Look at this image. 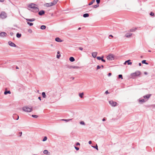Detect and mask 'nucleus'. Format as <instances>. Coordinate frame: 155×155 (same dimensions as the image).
<instances>
[{
	"instance_id": "obj_9",
	"label": "nucleus",
	"mask_w": 155,
	"mask_h": 155,
	"mask_svg": "<svg viewBox=\"0 0 155 155\" xmlns=\"http://www.w3.org/2000/svg\"><path fill=\"white\" fill-rule=\"evenodd\" d=\"M127 63L128 65H131L132 64V62H131V60L130 59L126 61L124 63V64H126Z\"/></svg>"
},
{
	"instance_id": "obj_35",
	"label": "nucleus",
	"mask_w": 155,
	"mask_h": 155,
	"mask_svg": "<svg viewBox=\"0 0 155 155\" xmlns=\"http://www.w3.org/2000/svg\"><path fill=\"white\" fill-rule=\"evenodd\" d=\"M47 137L46 136H45L44 137L43 139L42 140V141H45L47 140Z\"/></svg>"
},
{
	"instance_id": "obj_49",
	"label": "nucleus",
	"mask_w": 155,
	"mask_h": 155,
	"mask_svg": "<svg viewBox=\"0 0 155 155\" xmlns=\"http://www.w3.org/2000/svg\"><path fill=\"white\" fill-rule=\"evenodd\" d=\"M81 51H82L83 50V48L81 47H80L78 48Z\"/></svg>"
},
{
	"instance_id": "obj_50",
	"label": "nucleus",
	"mask_w": 155,
	"mask_h": 155,
	"mask_svg": "<svg viewBox=\"0 0 155 155\" xmlns=\"http://www.w3.org/2000/svg\"><path fill=\"white\" fill-rule=\"evenodd\" d=\"M50 92H48L47 93V95H48L49 96H50Z\"/></svg>"
},
{
	"instance_id": "obj_13",
	"label": "nucleus",
	"mask_w": 155,
	"mask_h": 155,
	"mask_svg": "<svg viewBox=\"0 0 155 155\" xmlns=\"http://www.w3.org/2000/svg\"><path fill=\"white\" fill-rule=\"evenodd\" d=\"M52 2L50 3H46L45 4V6L46 7H50L54 5Z\"/></svg>"
},
{
	"instance_id": "obj_48",
	"label": "nucleus",
	"mask_w": 155,
	"mask_h": 155,
	"mask_svg": "<svg viewBox=\"0 0 155 155\" xmlns=\"http://www.w3.org/2000/svg\"><path fill=\"white\" fill-rule=\"evenodd\" d=\"M107 120V118L105 117H104L102 120L103 121H105L106 120Z\"/></svg>"
},
{
	"instance_id": "obj_29",
	"label": "nucleus",
	"mask_w": 155,
	"mask_h": 155,
	"mask_svg": "<svg viewBox=\"0 0 155 155\" xmlns=\"http://www.w3.org/2000/svg\"><path fill=\"white\" fill-rule=\"evenodd\" d=\"M137 29V28H132L130 29V31L132 32H134Z\"/></svg>"
},
{
	"instance_id": "obj_23",
	"label": "nucleus",
	"mask_w": 155,
	"mask_h": 155,
	"mask_svg": "<svg viewBox=\"0 0 155 155\" xmlns=\"http://www.w3.org/2000/svg\"><path fill=\"white\" fill-rule=\"evenodd\" d=\"M46 28V26L45 25H42L41 26L40 28L42 30H44Z\"/></svg>"
},
{
	"instance_id": "obj_61",
	"label": "nucleus",
	"mask_w": 155,
	"mask_h": 155,
	"mask_svg": "<svg viewBox=\"0 0 155 155\" xmlns=\"http://www.w3.org/2000/svg\"><path fill=\"white\" fill-rule=\"evenodd\" d=\"M4 0H0V2H4Z\"/></svg>"
},
{
	"instance_id": "obj_14",
	"label": "nucleus",
	"mask_w": 155,
	"mask_h": 155,
	"mask_svg": "<svg viewBox=\"0 0 155 155\" xmlns=\"http://www.w3.org/2000/svg\"><path fill=\"white\" fill-rule=\"evenodd\" d=\"M25 20L28 21L32 22L35 21V19L34 18L29 19V18H26Z\"/></svg>"
},
{
	"instance_id": "obj_24",
	"label": "nucleus",
	"mask_w": 155,
	"mask_h": 155,
	"mask_svg": "<svg viewBox=\"0 0 155 155\" xmlns=\"http://www.w3.org/2000/svg\"><path fill=\"white\" fill-rule=\"evenodd\" d=\"M84 95V93L83 92H82L81 93H80L79 94V96L81 98H82L83 97V96Z\"/></svg>"
},
{
	"instance_id": "obj_38",
	"label": "nucleus",
	"mask_w": 155,
	"mask_h": 155,
	"mask_svg": "<svg viewBox=\"0 0 155 155\" xmlns=\"http://www.w3.org/2000/svg\"><path fill=\"white\" fill-rule=\"evenodd\" d=\"M48 153V151L47 150H45L43 151V153L45 154H47Z\"/></svg>"
},
{
	"instance_id": "obj_55",
	"label": "nucleus",
	"mask_w": 155,
	"mask_h": 155,
	"mask_svg": "<svg viewBox=\"0 0 155 155\" xmlns=\"http://www.w3.org/2000/svg\"><path fill=\"white\" fill-rule=\"evenodd\" d=\"M38 99H39L40 101L41 100V96H39L38 97Z\"/></svg>"
},
{
	"instance_id": "obj_44",
	"label": "nucleus",
	"mask_w": 155,
	"mask_h": 155,
	"mask_svg": "<svg viewBox=\"0 0 155 155\" xmlns=\"http://www.w3.org/2000/svg\"><path fill=\"white\" fill-rule=\"evenodd\" d=\"M96 1L97 4H99L100 2V0H96Z\"/></svg>"
},
{
	"instance_id": "obj_59",
	"label": "nucleus",
	"mask_w": 155,
	"mask_h": 155,
	"mask_svg": "<svg viewBox=\"0 0 155 155\" xmlns=\"http://www.w3.org/2000/svg\"><path fill=\"white\" fill-rule=\"evenodd\" d=\"M144 74H145V75H147V74H148V73H147V72H144Z\"/></svg>"
},
{
	"instance_id": "obj_43",
	"label": "nucleus",
	"mask_w": 155,
	"mask_h": 155,
	"mask_svg": "<svg viewBox=\"0 0 155 155\" xmlns=\"http://www.w3.org/2000/svg\"><path fill=\"white\" fill-rule=\"evenodd\" d=\"M61 56V55L60 54H57V56H56V57H57V58H59Z\"/></svg>"
},
{
	"instance_id": "obj_32",
	"label": "nucleus",
	"mask_w": 155,
	"mask_h": 155,
	"mask_svg": "<svg viewBox=\"0 0 155 155\" xmlns=\"http://www.w3.org/2000/svg\"><path fill=\"white\" fill-rule=\"evenodd\" d=\"M27 24L30 26H31L33 25V23L32 22H27Z\"/></svg>"
},
{
	"instance_id": "obj_25",
	"label": "nucleus",
	"mask_w": 155,
	"mask_h": 155,
	"mask_svg": "<svg viewBox=\"0 0 155 155\" xmlns=\"http://www.w3.org/2000/svg\"><path fill=\"white\" fill-rule=\"evenodd\" d=\"M146 101L144 99H141L139 100V102L141 103L145 102Z\"/></svg>"
},
{
	"instance_id": "obj_34",
	"label": "nucleus",
	"mask_w": 155,
	"mask_h": 155,
	"mask_svg": "<svg viewBox=\"0 0 155 155\" xmlns=\"http://www.w3.org/2000/svg\"><path fill=\"white\" fill-rule=\"evenodd\" d=\"M97 58V59L98 60H101L102 58V56L101 57H100V56H98V57H96Z\"/></svg>"
},
{
	"instance_id": "obj_17",
	"label": "nucleus",
	"mask_w": 155,
	"mask_h": 155,
	"mask_svg": "<svg viewBox=\"0 0 155 155\" xmlns=\"http://www.w3.org/2000/svg\"><path fill=\"white\" fill-rule=\"evenodd\" d=\"M55 40L56 41L58 42H61L62 41L59 37H57L55 38Z\"/></svg>"
},
{
	"instance_id": "obj_2",
	"label": "nucleus",
	"mask_w": 155,
	"mask_h": 155,
	"mask_svg": "<svg viewBox=\"0 0 155 155\" xmlns=\"http://www.w3.org/2000/svg\"><path fill=\"white\" fill-rule=\"evenodd\" d=\"M140 73L141 72L140 71H137L131 74L130 75L132 78L134 79L136 77L139 76Z\"/></svg>"
},
{
	"instance_id": "obj_47",
	"label": "nucleus",
	"mask_w": 155,
	"mask_h": 155,
	"mask_svg": "<svg viewBox=\"0 0 155 155\" xmlns=\"http://www.w3.org/2000/svg\"><path fill=\"white\" fill-rule=\"evenodd\" d=\"M74 148L77 150H78L79 149V147H76V146H74Z\"/></svg>"
},
{
	"instance_id": "obj_63",
	"label": "nucleus",
	"mask_w": 155,
	"mask_h": 155,
	"mask_svg": "<svg viewBox=\"0 0 155 155\" xmlns=\"http://www.w3.org/2000/svg\"><path fill=\"white\" fill-rule=\"evenodd\" d=\"M81 29V27H79V28H78V30H80Z\"/></svg>"
},
{
	"instance_id": "obj_53",
	"label": "nucleus",
	"mask_w": 155,
	"mask_h": 155,
	"mask_svg": "<svg viewBox=\"0 0 155 155\" xmlns=\"http://www.w3.org/2000/svg\"><path fill=\"white\" fill-rule=\"evenodd\" d=\"M109 93L108 90L106 91L105 92V94H108Z\"/></svg>"
},
{
	"instance_id": "obj_64",
	"label": "nucleus",
	"mask_w": 155,
	"mask_h": 155,
	"mask_svg": "<svg viewBox=\"0 0 155 155\" xmlns=\"http://www.w3.org/2000/svg\"><path fill=\"white\" fill-rule=\"evenodd\" d=\"M101 67L102 68H104V66L103 65H101Z\"/></svg>"
},
{
	"instance_id": "obj_10",
	"label": "nucleus",
	"mask_w": 155,
	"mask_h": 155,
	"mask_svg": "<svg viewBox=\"0 0 155 155\" xmlns=\"http://www.w3.org/2000/svg\"><path fill=\"white\" fill-rule=\"evenodd\" d=\"M45 14V11L43 10H41L39 12L38 14L39 15L42 16Z\"/></svg>"
},
{
	"instance_id": "obj_46",
	"label": "nucleus",
	"mask_w": 155,
	"mask_h": 155,
	"mask_svg": "<svg viewBox=\"0 0 155 155\" xmlns=\"http://www.w3.org/2000/svg\"><path fill=\"white\" fill-rule=\"evenodd\" d=\"M28 31L30 33H31L32 32V30L31 29H29L28 30Z\"/></svg>"
},
{
	"instance_id": "obj_7",
	"label": "nucleus",
	"mask_w": 155,
	"mask_h": 155,
	"mask_svg": "<svg viewBox=\"0 0 155 155\" xmlns=\"http://www.w3.org/2000/svg\"><path fill=\"white\" fill-rule=\"evenodd\" d=\"M8 43L9 45L10 46L12 47H18V46H17L15 44L11 41H9L8 42Z\"/></svg>"
},
{
	"instance_id": "obj_42",
	"label": "nucleus",
	"mask_w": 155,
	"mask_h": 155,
	"mask_svg": "<svg viewBox=\"0 0 155 155\" xmlns=\"http://www.w3.org/2000/svg\"><path fill=\"white\" fill-rule=\"evenodd\" d=\"M101 68V66H99V65H97V70L100 69V68Z\"/></svg>"
},
{
	"instance_id": "obj_8",
	"label": "nucleus",
	"mask_w": 155,
	"mask_h": 155,
	"mask_svg": "<svg viewBox=\"0 0 155 155\" xmlns=\"http://www.w3.org/2000/svg\"><path fill=\"white\" fill-rule=\"evenodd\" d=\"M151 94H147L146 95H144L143 96V97L144 98V99L146 100V99H147V100L146 101H147V100H148L151 97Z\"/></svg>"
},
{
	"instance_id": "obj_33",
	"label": "nucleus",
	"mask_w": 155,
	"mask_h": 155,
	"mask_svg": "<svg viewBox=\"0 0 155 155\" xmlns=\"http://www.w3.org/2000/svg\"><path fill=\"white\" fill-rule=\"evenodd\" d=\"M118 78L119 79L121 78V79H123V76L122 74H119L118 75Z\"/></svg>"
},
{
	"instance_id": "obj_31",
	"label": "nucleus",
	"mask_w": 155,
	"mask_h": 155,
	"mask_svg": "<svg viewBox=\"0 0 155 155\" xmlns=\"http://www.w3.org/2000/svg\"><path fill=\"white\" fill-rule=\"evenodd\" d=\"M99 6V5L98 4L96 5H92V6L94 8H96L98 7Z\"/></svg>"
},
{
	"instance_id": "obj_62",
	"label": "nucleus",
	"mask_w": 155,
	"mask_h": 155,
	"mask_svg": "<svg viewBox=\"0 0 155 155\" xmlns=\"http://www.w3.org/2000/svg\"><path fill=\"white\" fill-rule=\"evenodd\" d=\"M16 69H19V68L17 66H16Z\"/></svg>"
},
{
	"instance_id": "obj_15",
	"label": "nucleus",
	"mask_w": 155,
	"mask_h": 155,
	"mask_svg": "<svg viewBox=\"0 0 155 155\" xmlns=\"http://www.w3.org/2000/svg\"><path fill=\"white\" fill-rule=\"evenodd\" d=\"M97 54V53L96 52H93L92 53V56L94 58H95L96 57Z\"/></svg>"
},
{
	"instance_id": "obj_1",
	"label": "nucleus",
	"mask_w": 155,
	"mask_h": 155,
	"mask_svg": "<svg viewBox=\"0 0 155 155\" xmlns=\"http://www.w3.org/2000/svg\"><path fill=\"white\" fill-rule=\"evenodd\" d=\"M36 5L34 3H31V4L28 5V7L33 9V10L31 11L34 12H38L39 9V8L35 6Z\"/></svg>"
},
{
	"instance_id": "obj_52",
	"label": "nucleus",
	"mask_w": 155,
	"mask_h": 155,
	"mask_svg": "<svg viewBox=\"0 0 155 155\" xmlns=\"http://www.w3.org/2000/svg\"><path fill=\"white\" fill-rule=\"evenodd\" d=\"M110 37H111L112 38L113 37V36L111 35H109V36L108 38L110 39Z\"/></svg>"
},
{
	"instance_id": "obj_16",
	"label": "nucleus",
	"mask_w": 155,
	"mask_h": 155,
	"mask_svg": "<svg viewBox=\"0 0 155 155\" xmlns=\"http://www.w3.org/2000/svg\"><path fill=\"white\" fill-rule=\"evenodd\" d=\"M11 92L10 91H8L6 89L5 90V91L4 92V94L5 95H7L8 94H11Z\"/></svg>"
},
{
	"instance_id": "obj_21",
	"label": "nucleus",
	"mask_w": 155,
	"mask_h": 155,
	"mask_svg": "<svg viewBox=\"0 0 155 155\" xmlns=\"http://www.w3.org/2000/svg\"><path fill=\"white\" fill-rule=\"evenodd\" d=\"M89 14L88 13H85L83 15V17L84 18H87L89 16Z\"/></svg>"
},
{
	"instance_id": "obj_37",
	"label": "nucleus",
	"mask_w": 155,
	"mask_h": 155,
	"mask_svg": "<svg viewBox=\"0 0 155 155\" xmlns=\"http://www.w3.org/2000/svg\"><path fill=\"white\" fill-rule=\"evenodd\" d=\"M150 15L152 16H154V14L153 12H151L150 13Z\"/></svg>"
},
{
	"instance_id": "obj_36",
	"label": "nucleus",
	"mask_w": 155,
	"mask_h": 155,
	"mask_svg": "<svg viewBox=\"0 0 155 155\" xmlns=\"http://www.w3.org/2000/svg\"><path fill=\"white\" fill-rule=\"evenodd\" d=\"M32 117L34 118H37L38 117V116L36 115H31Z\"/></svg>"
},
{
	"instance_id": "obj_5",
	"label": "nucleus",
	"mask_w": 155,
	"mask_h": 155,
	"mask_svg": "<svg viewBox=\"0 0 155 155\" xmlns=\"http://www.w3.org/2000/svg\"><path fill=\"white\" fill-rule=\"evenodd\" d=\"M107 59L108 60H113L114 59V56L112 54H110L107 57Z\"/></svg>"
},
{
	"instance_id": "obj_56",
	"label": "nucleus",
	"mask_w": 155,
	"mask_h": 155,
	"mask_svg": "<svg viewBox=\"0 0 155 155\" xmlns=\"http://www.w3.org/2000/svg\"><path fill=\"white\" fill-rule=\"evenodd\" d=\"M13 34L14 33L13 32H10V34L11 35V36H12L13 35Z\"/></svg>"
},
{
	"instance_id": "obj_39",
	"label": "nucleus",
	"mask_w": 155,
	"mask_h": 155,
	"mask_svg": "<svg viewBox=\"0 0 155 155\" xmlns=\"http://www.w3.org/2000/svg\"><path fill=\"white\" fill-rule=\"evenodd\" d=\"M92 147L96 149L97 150H98V147L97 144L95 146H92Z\"/></svg>"
},
{
	"instance_id": "obj_54",
	"label": "nucleus",
	"mask_w": 155,
	"mask_h": 155,
	"mask_svg": "<svg viewBox=\"0 0 155 155\" xmlns=\"http://www.w3.org/2000/svg\"><path fill=\"white\" fill-rule=\"evenodd\" d=\"M76 146L80 145V143L79 142H77L76 143Z\"/></svg>"
},
{
	"instance_id": "obj_4",
	"label": "nucleus",
	"mask_w": 155,
	"mask_h": 155,
	"mask_svg": "<svg viewBox=\"0 0 155 155\" xmlns=\"http://www.w3.org/2000/svg\"><path fill=\"white\" fill-rule=\"evenodd\" d=\"M0 16L1 18L2 19L5 18L7 17L6 14L4 12H2L0 13Z\"/></svg>"
},
{
	"instance_id": "obj_6",
	"label": "nucleus",
	"mask_w": 155,
	"mask_h": 155,
	"mask_svg": "<svg viewBox=\"0 0 155 155\" xmlns=\"http://www.w3.org/2000/svg\"><path fill=\"white\" fill-rule=\"evenodd\" d=\"M110 104L112 107H115L117 105V103L116 102L112 100H111L109 101Z\"/></svg>"
},
{
	"instance_id": "obj_40",
	"label": "nucleus",
	"mask_w": 155,
	"mask_h": 155,
	"mask_svg": "<svg viewBox=\"0 0 155 155\" xmlns=\"http://www.w3.org/2000/svg\"><path fill=\"white\" fill-rule=\"evenodd\" d=\"M80 124H81L83 125H85V123L84 122V121H81L80 122Z\"/></svg>"
},
{
	"instance_id": "obj_58",
	"label": "nucleus",
	"mask_w": 155,
	"mask_h": 155,
	"mask_svg": "<svg viewBox=\"0 0 155 155\" xmlns=\"http://www.w3.org/2000/svg\"><path fill=\"white\" fill-rule=\"evenodd\" d=\"M91 143H92V142L90 140V141H89L88 143L89 144H90Z\"/></svg>"
},
{
	"instance_id": "obj_28",
	"label": "nucleus",
	"mask_w": 155,
	"mask_h": 155,
	"mask_svg": "<svg viewBox=\"0 0 155 155\" xmlns=\"http://www.w3.org/2000/svg\"><path fill=\"white\" fill-rule=\"evenodd\" d=\"M146 60H143L141 62L143 64H148V63L146 62Z\"/></svg>"
},
{
	"instance_id": "obj_26",
	"label": "nucleus",
	"mask_w": 155,
	"mask_h": 155,
	"mask_svg": "<svg viewBox=\"0 0 155 155\" xmlns=\"http://www.w3.org/2000/svg\"><path fill=\"white\" fill-rule=\"evenodd\" d=\"M58 1V0H54V1L52 2V3H53V4L54 5L57 4Z\"/></svg>"
},
{
	"instance_id": "obj_57",
	"label": "nucleus",
	"mask_w": 155,
	"mask_h": 155,
	"mask_svg": "<svg viewBox=\"0 0 155 155\" xmlns=\"http://www.w3.org/2000/svg\"><path fill=\"white\" fill-rule=\"evenodd\" d=\"M19 134H20V136L21 137L22 134V132H20L19 133Z\"/></svg>"
},
{
	"instance_id": "obj_20",
	"label": "nucleus",
	"mask_w": 155,
	"mask_h": 155,
	"mask_svg": "<svg viewBox=\"0 0 155 155\" xmlns=\"http://www.w3.org/2000/svg\"><path fill=\"white\" fill-rule=\"evenodd\" d=\"M95 2V0H92L91 2H90L88 5H86V6L88 5H92L94 2Z\"/></svg>"
},
{
	"instance_id": "obj_30",
	"label": "nucleus",
	"mask_w": 155,
	"mask_h": 155,
	"mask_svg": "<svg viewBox=\"0 0 155 155\" xmlns=\"http://www.w3.org/2000/svg\"><path fill=\"white\" fill-rule=\"evenodd\" d=\"M71 68H72L73 69H78L79 68V67L78 66H71Z\"/></svg>"
},
{
	"instance_id": "obj_3",
	"label": "nucleus",
	"mask_w": 155,
	"mask_h": 155,
	"mask_svg": "<svg viewBox=\"0 0 155 155\" xmlns=\"http://www.w3.org/2000/svg\"><path fill=\"white\" fill-rule=\"evenodd\" d=\"M22 110L25 112H31L33 110L32 107L29 108L28 106H25L22 107Z\"/></svg>"
},
{
	"instance_id": "obj_11",
	"label": "nucleus",
	"mask_w": 155,
	"mask_h": 155,
	"mask_svg": "<svg viewBox=\"0 0 155 155\" xmlns=\"http://www.w3.org/2000/svg\"><path fill=\"white\" fill-rule=\"evenodd\" d=\"M7 35V33L4 32H2L0 33V36L2 37H5Z\"/></svg>"
},
{
	"instance_id": "obj_27",
	"label": "nucleus",
	"mask_w": 155,
	"mask_h": 155,
	"mask_svg": "<svg viewBox=\"0 0 155 155\" xmlns=\"http://www.w3.org/2000/svg\"><path fill=\"white\" fill-rule=\"evenodd\" d=\"M42 95L43 98H45L46 97V95L45 92H43L42 93Z\"/></svg>"
},
{
	"instance_id": "obj_22",
	"label": "nucleus",
	"mask_w": 155,
	"mask_h": 155,
	"mask_svg": "<svg viewBox=\"0 0 155 155\" xmlns=\"http://www.w3.org/2000/svg\"><path fill=\"white\" fill-rule=\"evenodd\" d=\"M21 36V34L20 33H17L16 34V37L18 38H20Z\"/></svg>"
},
{
	"instance_id": "obj_18",
	"label": "nucleus",
	"mask_w": 155,
	"mask_h": 155,
	"mask_svg": "<svg viewBox=\"0 0 155 155\" xmlns=\"http://www.w3.org/2000/svg\"><path fill=\"white\" fill-rule=\"evenodd\" d=\"M132 35V34L131 33H127L126 34L125 36L127 38H130Z\"/></svg>"
},
{
	"instance_id": "obj_60",
	"label": "nucleus",
	"mask_w": 155,
	"mask_h": 155,
	"mask_svg": "<svg viewBox=\"0 0 155 155\" xmlns=\"http://www.w3.org/2000/svg\"><path fill=\"white\" fill-rule=\"evenodd\" d=\"M141 65H142V64H141V63H139V66H141Z\"/></svg>"
},
{
	"instance_id": "obj_51",
	"label": "nucleus",
	"mask_w": 155,
	"mask_h": 155,
	"mask_svg": "<svg viewBox=\"0 0 155 155\" xmlns=\"http://www.w3.org/2000/svg\"><path fill=\"white\" fill-rule=\"evenodd\" d=\"M112 74L111 73H109L107 75L109 77V76H110Z\"/></svg>"
},
{
	"instance_id": "obj_19",
	"label": "nucleus",
	"mask_w": 155,
	"mask_h": 155,
	"mask_svg": "<svg viewBox=\"0 0 155 155\" xmlns=\"http://www.w3.org/2000/svg\"><path fill=\"white\" fill-rule=\"evenodd\" d=\"M69 61L71 62H74L75 61L74 58L73 57H71L69 59Z\"/></svg>"
},
{
	"instance_id": "obj_41",
	"label": "nucleus",
	"mask_w": 155,
	"mask_h": 155,
	"mask_svg": "<svg viewBox=\"0 0 155 155\" xmlns=\"http://www.w3.org/2000/svg\"><path fill=\"white\" fill-rule=\"evenodd\" d=\"M104 57L103 56H102V59H101V61L102 62H105L106 61H105V60H104V59H103Z\"/></svg>"
},
{
	"instance_id": "obj_12",
	"label": "nucleus",
	"mask_w": 155,
	"mask_h": 155,
	"mask_svg": "<svg viewBox=\"0 0 155 155\" xmlns=\"http://www.w3.org/2000/svg\"><path fill=\"white\" fill-rule=\"evenodd\" d=\"M13 117L14 119L17 120L19 119V116L16 114H14Z\"/></svg>"
},
{
	"instance_id": "obj_45",
	"label": "nucleus",
	"mask_w": 155,
	"mask_h": 155,
	"mask_svg": "<svg viewBox=\"0 0 155 155\" xmlns=\"http://www.w3.org/2000/svg\"><path fill=\"white\" fill-rule=\"evenodd\" d=\"M71 120V119H63L62 120H64V121H65L66 122H68Z\"/></svg>"
}]
</instances>
